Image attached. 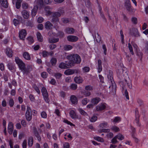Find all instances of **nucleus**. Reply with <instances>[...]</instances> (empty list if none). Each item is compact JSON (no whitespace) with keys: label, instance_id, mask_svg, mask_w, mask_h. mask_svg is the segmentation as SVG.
<instances>
[{"label":"nucleus","instance_id":"11","mask_svg":"<svg viewBox=\"0 0 148 148\" xmlns=\"http://www.w3.org/2000/svg\"><path fill=\"white\" fill-rule=\"evenodd\" d=\"M33 133L34 136L37 138L38 140L40 141L41 140V138L36 127H33Z\"/></svg>","mask_w":148,"mask_h":148},{"label":"nucleus","instance_id":"62","mask_svg":"<svg viewBox=\"0 0 148 148\" xmlns=\"http://www.w3.org/2000/svg\"><path fill=\"white\" fill-rule=\"evenodd\" d=\"M83 69L85 72H88L90 70V68L88 66H85L83 68Z\"/></svg>","mask_w":148,"mask_h":148},{"label":"nucleus","instance_id":"14","mask_svg":"<svg viewBox=\"0 0 148 148\" xmlns=\"http://www.w3.org/2000/svg\"><path fill=\"white\" fill-rule=\"evenodd\" d=\"M135 121L136 123L137 124V125L139 126L140 127L141 124L140 123H139V115L138 114V112L137 110H136L135 111Z\"/></svg>","mask_w":148,"mask_h":148},{"label":"nucleus","instance_id":"57","mask_svg":"<svg viewBox=\"0 0 148 148\" xmlns=\"http://www.w3.org/2000/svg\"><path fill=\"white\" fill-rule=\"evenodd\" d=\"M58 35L60 37L62 38L64 36V34L63 32L60 31L58 32Z\"/></svg>","mask_w":148,"mask_h":148},{"label":"nucleus","instance_id":"5","mask_svg":"<svg viewBox=\"0 0 148 148\" xmlns=\"http://www.w3.org/2000/svg\"><path fill=\"white\" fill-rule=\"evenodd\" d=\"M25 116L26 120L28 121H31L32 118L31 110L29 107L27 106V110L26 112Z\"/></svg>","mask_w":148,"mask_h":148},{"label":"nucleus","instance_id":"63","mask_svg":"<svg viewBox=\"0 0 148 148\" xmlns=\"http://www.w3.org/2000/svg\"><path fill=\"white\" fill-rule=\"evenodd\" d=\"M62 75L60 73H56L55 74L54 76L57 79H59L61 77Z\"/></svg>","mask_w":148,"mask_h":148},{"label":"nucleus","instance_id":"27","mask_svg":"<svg viewBox=\"0 0 148 148\" xmlns=\"http://www.w3.org/2000/svg\"><path fill=\"white\" fill-rule=\"evenodd\" d=\"M64 10L62 8L58 10V12H54L55 15L57 16H58L60 17L61 15L63 14L64 13Z\"/></svg>","mask_w":148,"mask_h":148},{"label":"nucleus","instance_id":"24","mask_svg":"<svg viewBox=\"0 0 148 148\" xmlns=\"http://www.w3.org/2000/svg\"><path fill=\"white\" fill-rule=\"evenodd\" d=\"M71 100L72 103L76 104L77 103V98L74 95H72L71 97Z\"/></svg>","mask_w":148,"mask_h":148},{"label":"nucleus","instance_id":"61","mask_svg":"<svg viewBox=\"0 0 148 148\" xmlns=\"http://www.w3.org/2000/svg\"><path fill=\"white\" fill-rule=\"evenodd\" d=\"M41 117L43 118H46L47 117V114L45 112H42L41 114Z\"/></svg>","mask_w":148,"mask_h":148},{"label":"nucleus","instance_id":"3","mask_svg":"<svg viewBox=\"0 0 148 148\" xmlns=\"http://www.w3.org/2000/svg\"><path fill=\"white\" fill-rule=\"evenodd\" d=\"M41 92L44 99L46 102L49 103L50 100L48 98V94L46 89L45 87H42L41 90Z\"/></svg>","mask_w":148,"mask_h":148},{"label":"nucleus","instance_id":"6","mask_svg":"<svg viewBox=\"0 0 148 148\" xmlns=\"http://www.w3.org/2000/svg\"><path fill=\"white\" fill-rule=\"evenodd\" d=\"M108 78L109 80V82L110 83L112 84V86H109V88L111 87L112 88L113 91H115L116 88V85L115 83H114V81H113V77L112 76V74L108 75Z\"/></svg>","mask_w":148,"mask_h":148},{"label":"nucleus","instance_id":"32","mask_svg":"<svg viewBox=\"0 0 148 148\" xmlns=\"http://www.w3.org/2000/svg\"><path fill=\"white\" fill-rule=\"evenodd\" d=\"M59 39L58 38H51L49 39V42L51 43H54L58 42Z\"/></svg>","mask_w":148,"mask_h":148},{"label":"nucleus","instance_id":"54","mask_svg":"<svg viewBox=\"0 0 148 148\" xmlns=\"http://www.w3.org/2000/svg\"><path fill=\"white\" fill-rule=\"evenodd\" d=\"M111 130L116 132L119 131V128L115 126H113L111 128Z\"/></svg>","mask_w":148,"mask_h":148},{"label":"nucleus","instance_id":"38","mask_svg":"<svg viewBox=\"0 0 148 148\" xmlns=\"http://www.w3.org/2000/svg\"><path fill=\"white\" fill-rule=\"evenodd\" d=\"M69 114L72 118L74 119L76 117V114L73 110H71Z\"/></svg>","mask_w":148,"mask_h":148},{"label":"nucleus","instance_id":"37","mask_svg":"<svg viewBox=\"0 0 148 148\" xmlns=\"http://www.w3.org/2000/svg\"><path fill=\"white\" fill-rule=\"evenodd\" d=\"M73 48V47L70 45H66L64 46V49L65 51H68L71 49Z\"/></svg>","mask_w":148,"mask_h":148},{"label":"nucleus","instance_id":"19","mask_svg":"<svg viewBox=\"0 0 148 148\" xmlns=\"http://www.w3.org/2000/svg\"><path fill=\"white\" fill-rule=\"evenodd\" d=\"M21 13L25 19H27L29 18V13L27 10H23Z\"/></svg>","mask_w":148,"mask_h":148},{"label":"nucleus","instance_id":"60","mask_svg":"<svg viewBox=\"0 0 148 148\" xmlns=\"http://www.w3.org/2000/svg\"><path fill=\"white\" fill-rule=\"evenodd\" d=\"M132 21L134 24H136L137 23V19L135 17L132 18Z\"/></svg>","mask_w":148,"mask_h":148},{"label":"nucleus","instance_id":"47","mask_svg":"<svg viewBox=\"0 0 148 148\" xmlns=\"http://www.w3.org/2000/svg\"><path fill=\"white\" fill-rule=\"evenodd\" d=\"M85 89L87 91L92 90H93V87L90 85H87L85 87Z\"/></svg>","mask_w":148,"mask_h":148},{"label":"nucleus","instance_id":"17","mask_svg":"<svg viewBox=\"0 0 148 148\" xmlns=\"http://www.w3.org/2000/svg\"><path fill=\"white\" fill-rule=\"evenodd\" d=\"M101 100V99L99 97H96L92 99L91 102L94 106L98 104Z\"/></svg>","mask_w":148,"mask_h":148},{"label":"nucleus","instance_id":"20","mask_svg":"<svg viewBox=\"0 0 148 148\" xmlns=\"http://www.w3.org/2000/svg\"><path fill=\"white\" fill-rule=\"evenodd\" d=\"M65 32L68 34H72L75 32L74 29L71 27H67L65 30Z\"/></svg>","mask_w":148,"mask_h":148},{"label":"nucleus","instance_id":"40","mask_svg":"<svg viewBox=\"0 0 148 148\" xmlns=\"http://www.w3.org/2000/svg\"><path fill=\"white\" fill-rule=\"evenodd\" d=\"M70 88L72 90H75L77 88V85L75 84H72L70 86Z\"/></svg>","mask_w":148,"mask_h":148},{"label":"nucleus","instance_id":"50","mask_svg":"<svg viewBox=\"0 0 148 148\" xmlns=\"http://www.w3.org/2000/svg\"><path fill=\"white\" fill-rule=\"evenodd\" d=\"M78 110L80 112V114H81L82 115H83L84 116L87 115L86 113L84 110H82V108L78 109Z\"/></svg>","mask_w":148,"mask_h":148},{"label":"nucleus","instance_id":"30","mask_svg":"<svg viewBox=\"0 0 148 148\" xmlns=\"http://www.w3.org/2000/svg\"><path fill=\"white\" fill-rule=\"evenodd\" d=\"M24 58L26 60H30L31 57L29 53L27 52H24L23 54Z\"/></svg>","mask_w":148,"mask_h":148},{"label":"nucleus","instance_id":"43","mask_svg":"<svg viewBox=\"0 0 148 148\" xmlns=\"http://www.w3.org/2000/svg\"><path fill=\"white\" fill-rule=\"evenodd\" d=\"M37 4L40 7H42L43 5V0H37Z\"/></svg>","mask_w":148,"mask_h":148},{"label":"nucleus","instance_id":"49","mask_svg":"<svg viewBox=\"0 0 148 148\" xmlns=\"http://www.w3.org/2000/svg\"><path fill=\"white\" fill-rule=\"evenodd\" d=\"M46 12L47 13L48 15H50L51 14V12L50 11V8L49 7L47 6L45 7V9Z\"/></svg>","mask_w":148,"mask_h":148},{"label":"nucleus","instance_id":"59","mask_svg":"<svg viewBox=\"0 0 148 148\" xmlns=\"http://www.w3.org/2000/svg\"><path fill=\"white\" fill-rule=\"evenodd\" d=\"M28 5L27 3H23L22 5V8L24 9H26L27 8Z\"/></svg>","mask_w":148,"mask_h":148},{"label":"nucleus","instance_id":"8","mask_svg":"<svg viewBox=\"0 0 148 148\" xmlns=\"http://www.w3.org/2000/svg\"><path fill=\"white\" fill-rule=\"evenodd\" d=\"M65 63L64 62L61 63L59 66V67L61 69H66L69 68L70 67L72 66L71 65L69 64V61L68 63L67 62H65Z\"/></svg>","mask_w":148,"mask_h":148},{"label":"nucleus","instance_id":"35","mask_svg":"<svg viewBox=\"0 0 148 148\" xmlns=\"http://www.w3.org/2000/svg\"><path fill=\"white\" fill-rule=\"evenodd\" d=\"M57 60L55 58H52L50 60V62L52 66H54L56 64Z\"/></svg>","mask_w":148,"mask_h":148},{"label":"nucleus","instance_id":"46","mask_svg":"<svg viewBox=\"0 0 148 148\" xmlns=\"http://www.w3.org/2000/svg\"><path fill=\"white\" fill-rule=\"evenodd\" d=\"M89 101V100H88L87 98H86L84 99L82 101V103L83 105H86L87 103Z\"/></svg>","mask_w":148,"mask_h":148},{"label":"nucleus","instance_id":"56","mask_svg":"<svg viewBox=\"0 0 148 148\" xmlns=\"http://www.w3.org/2000/svg\"><path fill=\"white\" fill-rule=\"evenodd\" d=\"M62 22L64 23H66L69 22V19L66 18H63L62 19Z\"/></svg>","mask_w":148,"mask_h":148},{"label":"nucleus","instance_id":"42","mask_svg":"<svg viewBox=\"0 0 148 148\" xmlns=\"http://www.w3.org/2000/svg\"><path fill=\"white\" fill-rule=\"evenodd\" d=\"M97 117L96 116L93 115L90 118V121L92 122H95L97 119Z\"/></svg>","mask_w":148,"mask_h":148},{"label":"nucleus","instance_id":"16","mask_svg":"<svg viewBox=\"0 0 148 148\" xmlns=\"http://www.w3.org/2000/svg\"><path fill=\"white\" fill-rule=\"evenodd\" d=\"M13 125L11 122H9L8 126V129L9 134H12L13 130Z\"/></svg>","mask_w":148,"mask_h":148},{"label":"nucleus","instance_id":"9","mask_svg":"<svg viewBox=\"0 0 148 148\" xmlns=\"http://www.w3.org/2000/svg\"><path fill=\"white\" fill-rule=\"evenodd\" d=\"M127 76H126L125 78H124V82H125L126 83L128 86L129 88L131 89L132 88V85L131 83V81L128 75L126 74Z\"/></svg>","mask_w":148,"mask_h":148},{"label":"nucleus","instance_id":"48","mask_svg":"<svg viewBox=\"0 0 148 148\" xmlns=\"http://www.w3.org/2000/svg\"><path fill=\"white\" fill-rule=\"evenodd\" d=\"M8 103L10 106L11 107H12L14 104V102L13 99H10Z\"/></svg>","mask_w":148,"mask_h":148},{"label":"nucleus","instance_id":"44","mask_svg":"<svg viewBox=\"0 0 148 148\" xmlns=\"http://www.w3.org/2000/svg\"><path fill=\"white\" fill-rule=\"evenodd\" d=\"M99 132L100 133L102 132H104V133H107L108 132H110V129H100L99 130Z\"/></svg>","mask_w":148,"mask_h":148},{"label":"nucleus","instance_id":"7","mask_svg":"<svg viewBox=\"0 0 148 148\" xmlns=\"http://www.w3.org/2000/svg\"><path fill=\"white\" fill-rule=\"evenodd\" d=\"M79 72V70L77 69H69L66 70L64 71V74L66 75H69L74 73H77Z\"/></svg>","mask_w":148,"mask_h":148},{"label":"nucleus","instance_id":"53","mask_svg":"<svg viewBox=\"0 0 148 148\" xmlns=\"http://www.w3.org/2000/svg\"><path fill=\"white\" fill-rule=\"evenodd\" d=\"M42 56L44 57L48 56L49 55V53L46 51H43L42 52Z\"/></svg>","mask_w":148,"mask_h":148},{"label":"nucleus","instance_id":"22","mask_svg":"<svg viewBox=\"0 0 148 148\" xmlns=\"http://www.w3.org/2000/svg\"><path fill=\"white\" fill-rule=\"evenodd\" d=\"M0 2L2 6L5 8H8V4L7 0H0Z\"/></svg>","mask_w":148,"mask_h":148},{"label":"nucleus","instance_id":"25","mask_svg":"<svg viewBox=\"0 0 148 148\" xmlns=\"http://www.w3.org/2000/svg\"><path fill=\"white\" fill-rule=\"evenodd\" d=\"M6 53L7 56L9 57H11L12 56V51L9 48L6 49Z\"/></svg>","mask_w":148,"mask_h":148},{"label":"nucleus","instance_id":"12","mask_svg":"<svg viewBox=\"0 0 148 148\" xmlns=\"http://www.w3.org/2000/svg\"><path fill=\"white\" fill-rule=\"evenodd\" d=\"M96 108L97 111H101L106 108V106L104 103H101L97 106Z\"/></svg>","mask_w":148,"mask_h":148},{"label":"nucleus","instance_id":"28","mask_svg":"<svg viewBox=\"0 0 148 148\" xmlns=\"http://www.w3.org/2000/svg\"><path fill=\"white\" fill-rule=\"evenodd\" d=\"M58 16H57L55 15L54 12L53 13L52 15V18L51 19V22L52 23L55 22H58L59 21Z\"/></svg>","mask_w":148,"mask_h":148},{"label":"nucleus","instance_id":"23","mask_svg":"<svg viewBox=\"0 0 148 148\" xmlns=\"http://www.w3.org/2000/svg\"><path fill=\"white\" fill-rule=\"evenodd\" d=\"M38 8V5H36L34 7L33 9L32 10V16H34L36 14Z\"/></svg>","mask_w":148,"mask_h":148},{"label":"nucleus","instance_id":"33","mask_svg":"<svg viewBox=\"0 0 148 148\" xmlns=\"http://www.w3.org/2000/svg\"><path fill=\"white\" fill-rule=\"evenodd\" d=\"M28 146L30 147H31L33 143V140L32 137H29L28 140Z\"/></svg>","mask_w":148,"mask_h":148},{"label":"nucleus","instance_id":"21","mask_svg":"<svg viewBox=\"0 0 148 148\" xmlns=\"http://www.w3.org/2000/svg\"><path fill=\"white\" fill-rule=\"evenodd\" d=\"M74 81L77 84H80L82 82L83 80L80 77H76L74 78Z\"/></svg>","mask_w":148,"mask_h":148},{"label":"nucleus","instance_id":"10","mask_svg":"<svg viewBox=\"0 0 148 148\" xmlns=\"http://www.w3.org/2000/svg\"><path fill=\"white\" fill-rule=\"evenodd\" d=\"M67 38L68 41L71 42H75L78 40V38L77 36L72 35L68 36Z\"/></svg>","mask_w":148,"mask_h":148},{"label":"nucleus","instance_id":"34","mask_svg":"<svg viewBox=\"0 0 148 148\" xmlns=\"http://www.w3.org/2000/svg\"><path fill=\"white\" fill-rule=\"evenodd\" d=\"M36 35L38 40L40 42H42L43 41V38L41 34L38 32L37 33Z\"/></svg>","mask_w":148,"mask_h":148},{"label":"nucleus","instance_id":"31","mask_svg":"<svg viewBox=\"0 0 148 148\" xmlns=\"http://www.w3.org/2000/svg\"><path fill=\"white\" fill-rule=\"evenodd\" d=\"M7 66L8 69L10 70H13L15 68V66L14 64L11 63H8L7 65Z\"/></svg>","mask_w":148,"mask_h":148},{"label":"nucleus","instance_id":"55","mask_svg":"<svg viewBox=\"0 0 148 148\" xmlns=\"http://www.w3.org/2000/svg\"><path fill=\"white\" fill-rule=\"evenodd\" d=\"M120 34L121 36V42L122 43H124V35L123 34V32L122 30H121L120 31Z\"/></svg>","mask_w":148,"mask_h":148},{"label":"nucleus","instance_id":"45","mask_svg":"<svg viewBox=\"0 0 148 148\" xmlns=\"http://www.w3.org/2000/svg\"><path fill=\"white\" fill-rule=\"evenodd\" d=\"M128 45L129 49L130 51V52L132 55H133L134 54V53L133 51V48L132 46L130 43H128Z\"/></svg>","mask_w":148,"mask_h":148},{"label":"nucleus","instance_id":"51","mask_svg":"<svg viewBox=\"0 0 148 148\" xmlns=\"http://www.w3.org/2000/svg\"><path fill=\"white\" fill-rule=\"evenodd\" d=\"M94 138L95 140L99 142H103L104 141L103 139L101 138L99 136H96L94 137Z\"/></svg>","mask_w":148,"mask_h":148},{"label":"nucleus","instance_id":"2","mask_svg":"<svg viewBox=\"0 0 148 148\" xmlns=\"http://www.w3.org/2000/svg\"><path fill=\"white\" fill-rule=\"evenodd\" d=\"M66 58L69 60V64L72 66L75 64H79L81 61L80 56L77 54H73L67 56Z\"/></svg>","mask_w":148,"mask_h":148},{"label":"nucleus","instance_id":"4","mask_svg":"<svg viewBox=\"0 0 148 148\" xmlns=\"http://www.w3.org/2000/svg\"><path fill=\"white\" fill-rule=\"evenodd\" d=\"M124 6L125 8L128 12H132L133 11L130 0H126L125 1L124 3Z\"/></svg>","mask_w":148,"mask_h":148},{"label":"nucleus","instance_id":"13","mask_svg":"<svg viewBox=\"0 0 148 148\" xmlns=\"http://www.w3.org/2000/svg\"><path fill=\"white\" fill-rule=\"evenodd\" d=\"M27 34L26 31L25 29L21 30L19 33V37L21 39L24 40Z\"/></svg>","mask_w":148,"mask_h":148},{"label":"nucleus","instance_id":"1","mask_svg":"<svg viewBox=\"0 0 148 148\" xmlns=\"http://www.w3.org/2000/svg\"><path fill=\"white\" fill-rule=\"evenodd\" d=\"M15 60L16 63L18 65L19 68L23 72L24 75L25 74L27 75L30 73L32 69L30 65H28L27 67H26L25 64L18 57L15 58Z\"/></svg>","mask_w":148,"mask_h":148},{"label":"nucleus","instance_id":"29","mask_svg":"<svg viewBox=\"0 0 148 148\" xmlns=\"http://www.w3.org/2000/svg\"><path fill=\"white\" fill-rule=\"evenodd\" d=\"M108 125L107 122H104L100 123L99 125V127L100 128H104L108 127Z\"/></svg>","mask_w":148,"mask_h":148},{"label":"nucleus","instance_id":"26","mask_svg":"<svg viewBox=\"0 0 148 148\" xmlns=\"http://www.w3.org/2000/svg\"><path fill=\"white\" fill-rule=\"evenodd\" d=\"M52 25L49 21H48L45 24V27L47 29H51L52 28Z\"/></svg>","mask_w":148,"mask_h":148},{"label":"nucleus","instance_id":"18","mask_svg":"<svg viewBox=\"0 0 148 148\" xmlns=\"http://www.w3.org/2000/svg\"><path fill=\"white\" fill-rule=\"evenodd\" d=\"M102 62L100 60H98L97 61V67L98 72L99 73L102 71Z\"/></svg>","mask_w":148,"mask_h":148},{"label":"nucleus","instance_id":"39","mask_svg":"<svg viewBox=\"0 0 148 148\" xmlns=\"http://www.w3.org/2000/svg\"><path fill=\"white\" fill-rule=\"evenodd\" d=\"M22 0H17V1L16 4V8L18 9H19L21 5V2Z\"/></svg>","mask_w":148,"mask_h":148},{"label":"nucleus","instance_id":"41","mask_svg":"<svg viewBox=\"0 0 148 148\" xmlns=\"http://www.w3.org/2000/svg\"><path fill=\"white\" fill-rule=\"evenodd\" d=\"M117 139H118L119 140H122L124 138V136L122 135L121 134H119L115 136Z\"/></svg>","mask_w":148,"mask_h":148},{"label":"nucleus","instance_id":"15","mask_svg":"<svg viewBox=\"0 0 148 148\" xmlns=\"http://www.w3.org/2000/svg\"><path fill=\"white\" fill-rule=\"evenodd\" d=\"M131 34L135 37H139L140 36L138 31L136 28H133L131 32Z\"/></svg>","mask_w":148,"mask_h":148},{"label":"nucleus","instance_id":"64","mask_svg":"<svg viewBox=\"0 0 148 148\" xmlns=\"http://www.w3.org/2000/svg\"><path fill=\"white\" fill-rule=\"evenodd\" d=\"M27 145V141L26 140H24L22 143V147L23 148H26Z\"/></svg>","mask_w":148,"mask_h":148},{"label":"nucleus","instance_id":"58","mask_svg":"<svg viewBox=\"0 0 148 148\" xmlns=\"http://www.w3.org/2000/svg\"><path fill=\"white\" fill-rule=\"evenodd\" d=\"M47 73L45 72H43L41 73V77L43 78H46L47 77Z\"/></svg>","mask_w":148,"mask_h":148},{"label":"nucleus","instance_id":"52","mask_svg":"<svg viewBox=\"0 0 148 148\" xmlns=\"http://www.w3.org/2000/svg\"><path fill=\"white\" fill-rule=\"evenodd\" d=\"M83 95L86 97L90 96L91 94L90 92L86 91H85L83 92Z\"/></svg>","mask_w":148,"mask_h":148},{"label":"nucleus","instance_id":"36","mask_svg":"<svg viewBox=\"0 0 148 148\" xmlns=\"http://www.w3.org/2000/svg\"><path fill=\"white\" fill-rule=\"evenodd\" d=\"M26 25L27 26H29L31 27L33 25V21L32 20H28L26 23Z\"/></svg>","mask_w":148,"mask_h":148}]
</instances>
